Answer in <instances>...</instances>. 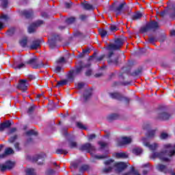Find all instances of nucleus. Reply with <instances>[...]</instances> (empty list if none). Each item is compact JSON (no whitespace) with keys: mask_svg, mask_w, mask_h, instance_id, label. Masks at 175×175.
<instances>
[{"mask_svg":"<svg viewBox=\"0 0 175 175\" xmlns=\"http://www.w3.org/2000/svg\"><path fill=\"white\" fill-rule=\"evenodd\" d=\"M132 153L133 154H143V148H139V147L134 148L132 150Z\"/></svg>","mask_w":175,"mask_h":175,"instance_id":"35","label":"nucleus"},{"mask_svg":"<svg viewBox=\"0 0 175 175\" xmlns=\"http://www.w3.org/2000/svg\"><path fill=\"white\" fill-rule=\"evenodd\" d=\"M167 14V10H164L160 12H159V16L161 17H165V16Z\"/></svg>","mask_w":175,"mask_h":175,"instance_id":"57","label":"nucleus"},{"mask_svg":"<svg viewBox=\"0 0 175 175\" xmlns=\"http://www.w3.org/2000/svg\"><path fill=\"white\" fill-rule=\"evenodd\" d=\"M89 169H90V165H83L80 167L79 172H86V170H89Z\"/></svg>","mask_w":175,"mask_h":175,"instance_id":"47","label":"nucleus"},{"mask_svg":"<svg viewBox=\"0 0 175 175\" xmlns=\"http://www.w3.org/2000/svg\"><path fill=\"white\" fill-rule=\"evenodd\" d=\"M142 72H143V68L139 67L135 70V71L131 72L130 75L133 77H136L137 76H139L140 75H142Z\"/></svg>","mask_w":175,"mask_h":175,"instance_id":"26","label":"nucleus"},{"mask_svg":"<svg viewBox=\"0 0 175 175\" xmlns=\"http://www.w3.org/2000/svg\"><path fill=\"white\" fill-rule=\"evenodd\" d=\"M25 65L27 64L25 63H21L19 64H14L13 68L15 69V70H20V69H22V68H25Z\"/></svg>","mask_w":175,"mask_h":175,"instance_id":"32","label":"nucleus"},{"mask_svg":"<svg viewBox=\"0 0 175 175\" xmlns=\"http://www.w3.org/2000/svg\"><path fill=\"white\" fill-rule=\"evenodd\" d=\"M116 157L118 159H125L128 158V154H116Z\"/></svg>","mask_w":175,"mask_h":175,"instance_id":"39","label":"nucleus"},{"mask_svg":"<svg viewBox=\"0 0 175 175\" xmlns=\"http://www.w3.org/2000/svg\"><path fill=\"white\" fill-rule=\"evenodd\" d=\"M98 32L101 36V38H106L107 36V31L105 29H100L98 30Z\"/></svg>","mask_w":175,"mask_h":175,"instance_id":"37","label":"nucleus"},{"mask_svg":"<svg viewBox=\"0 0 175 175\" xmlns=\"http://www.w3.org/2000/svg\"><path fill=\"white\" fill-rule=\"evenodd\" d=\"M66 84H68V80L63 79L62 81H58L57 85L55 87H57L58 88H59V87L66 85Z\"/></svg>","mask_w":175,"mask_h":175,"instance_id":"34","label":"nucleus"},{"mask_svg":"<svg viewBox=\"0 0 175 175\" xmlns=\"http://www.w3.org/2000/svg\"><path fill=\"white\" fill-rule=\"evenodd\" d=\"M91 96H92V92L90 90H86L85 94H83L84 103H87V102L91 99Z\"/></svg>","mask_w":175,"mask_h":175,"instance_id":"21","label":"nucleus"},{"mask_svg":"<svg viewBox=\"0 0 175 175\" xmlns=\"http://www.w3.org/2000/svg\"><path fill=\"white\" fill-rule=\"evenodd\" d=\"M74 138H70L68 139V147L70 148H76L77 147V142L73 140Z\"/></svg>","mask_w":175,"mask_h":175,"instance_id":"28","label":"nucleus"},{"mask_svg":"<svg viewBox=\"0 0 175 175\" xmlns=\"http://www.w3.org/2000/svg\"><path fill=\"white\" fill-rule=\"evenodd\" d=\"M79 66H77L75 70H72L74 76H79L80 73L83 71L85 68H91V63H88L86 64L83 62V61H79L78 62Z\"/></svg>","mask_w":175,"mask_h":175,"instance_id":"8","label":"nucleus"},{"mask_svg":"<svg viewBox=\"0 0 175 175\" xmlns=\"http://www.w3.org/2000/svg\"><path fill=\"white\" fill-rule=\"evenodd\" d=\"M36 109V107L35 105H31L28 109H27V114H32L33 111H35V109Z\"/></svg>","mask_w":175,"mask_h":175,"instance_id":"42","label":"nucleus"},{"mask_svg":"<svg viewBox=\"0 0 175 175\" xmlns=\"http://www.w3.org/2000/svg\"><path fill=\"white\" fill-rule=\"evenodd\" d=\"M27 79H21L19 84L18 85V90L27 91Z\"/></svg>","mask_w":175,"mask_h":175,"instance_id":"19","label":"nucleus"},{"mask_svg":"<svg viewBox=\"0 0 175 175\" xmlns=\"http://www.w3.org/2000/svg\"><path fill=\"white\" fill-rule=\"evenodd\" d=\"M1 2V7L3 9H6L8 8V5L9 3V1L8 0H0Z\"/></svg>","mask_w":175,"mask_h":175,"instance_id":"44","label":"nucleus"},{"mask_svg":"<svg viewBox=\"0 0 175 175\" xmlns=\"http://www.w3.org/2000/svg\"><path fill=\"white\" fill-rule=\"evenodd\" d=\"M27 136H38V132L33 129L29 130L26 132Z\"/></svg>","mask_w":175,"mask_h":175,"instance_id":"36","label":"nucleus"},{"mask_svg":"<svg viewBox=\"0 0 175 175\" xmlns=\"http://www.w3.org/2000/svg\"><path fill=\"white\" fill-rule=\"evenodd\" d=\"M173 154H152L150 156V159H157V158H159V159H161V161H165V162H169L170 161L171 157H172Z\"/></svg>","mask_w":175,"mask_h":175,"instance_id":"10","label":"nucleus"},{"mask_svg":"<svg viewBox=\"0 0 175 175\" xmlns=\"http://www.w3.org/2000/svg\"><path fill=\"white\" fill-rule=\"evenodd\" d=\"M10 126H12V121L10 120H6L5 122L1 123L0 132H3L5 129L10 128Z\"/></svg>","mask_w":175,"mask_h":175,"instance_id":"18","label":"nucleus"},{"mask_svg":"<svg viewBox=\"0 0 175 175\" xmlns=\"http://www.w3.org/2000/svg\"><path fill=\"white\" fill-rule=\"evenodd\" d=\"M159 29V24L155 21H150L139 29L140 33H146L149 31H157Z\"/></svg>","mask_w":175,"mask_h":175,"instance_id":"4","label":"nucleus"},{"mask_svg":"<svg viewBox=\"0 0 175 175\" xmlns=\"http://www.w3.org/2000/svg\"><path fill=\"white\" fill-rule=\"evenodd\" d=\"M144 146L148 148L150 151H152L153 154H159V152H157V150H158V147H159V144L157 143L150 144L148 142H144Z\"/></svg>","mask_w":175,"mask_h":175,"instance_id":"14","label":"nucleus"},{"mask_svg":"<svg viewBox=\"0 0 175 175\" xmlns=\"http://www.w3.org/2000/svg\"><path fill=\"white\" fill-rule=\"evenodd\" d=\"M66 9H70L72 8V5H73V3L70 1V3L66 2L64 3Z\"/></svg>","mask_w":175,"mask_h":175,"instance_id":"56","label":"nucleus"},{"mask_svg":"<svg viewBox=\"0 0 175 175\" xmlns=\"http://www.w3.org/2000/svg\"><path fill=\"white\" fill-rule=\"evenodd\" d=\"M56 154H68V152L64 149H57L56 150Z\"/></svg>","mask_w":175,"mask_h":175,"instance_id":"54","label":"nucleus"},{"mask_svg":"<svg viewBox=\"0 0 175 175\" xmlns=\"http://www.w3.org/2000/svg\"><path fill=\"white\" fill-rule=\"evenodd\" d=\"M7 33L9 36H12V35H14V29L8 30Z\"/></svg>","mask_w":175,"mask_h":175,"instance_id":"58","label":"nucleus"},{"mask_svg":"<svg viewBox=\"0 0 175 175\" xmlns=\"http://www.w3.org/2000/svg\"><path fill=\"white\" fill-rule=\"evenodd\" d=\"M87 18H88V15H86V14L79 15V20H81V21H85Z\"/></svg>","mask_w":175,"mask_h":175,"instance_id":"52","label":"nucleus"},{"mask_svg":"<svg viewBox=\"0 0 175 175\" xmlns=\"http://www.w3.org/2000/svg\"><path fill=\"white\" fill-rule=\"evenodd\" d=\"M62 70V68L61 66H57L55 70H53V72L55 73H59V72H61V70Z\"/></svg>","mask_w":175,"mask_h":175,"instance_id":"59","label":"nucleus"},{"mask_svg":"<svg viewBox=\"0 0 175 175\" xmlns=\"http://www.w3.org/2000/svg\"><path fill=\"white\" fill-rule=\"evenodd\" d=\"M142 17H143V14H142V12H137L131 16V20L137 21V20H140Z\"/></svg>","mask_w":175,"mask_h":175,"instance_id":"25","label":"nucleus"},{"mask_svg":"<svg viewBox=\"0 0 175 175\" xmlns=\"http://www.w3.org/2000/svg\"><path fill=\"white\" fill-rule=\"evenodd\" d=\"M155 42H157V38L155 37H150L148 39V43L151 44H155Z\"/></svg>","mask_w":175,"mask_h":175,"instance_id":"48","label":"nucleus"},{"mask_svg":"<svg viewBox=\"0 0 175 175\" xmlns=\"http://www.w3.org/2000/svg\"><path fill=\"white\" fill-rule=\"evenodd\" d=\"M96 137V135L91 134L88 137V140H93V139H95Z\"/></svg>","mask_w":175,"mask_h":175,"instance_id":"64","label":"nucleus"},{"mask_svg":"<svg viewBox=\"0 0 175 175\" xmlns=\"http://www.w3.org/2000/svg\"><path fill=\"white\" fill-rule=\"evenodd\" d=\"M27 31H28L29 33H35V32L36 31V27L33 23H31L28 27Z\"/></svg>","mask_w":175,"mask_h":175,"instance_id":"33","label":"nucleus"},{"mask_svg":"<svg viewBox=\"0 0 175 175\" xmlns=\"http://www.w3.org/2000/svg\"><path fill=\"white\" fill-rule=\"evenodd\" d=\"M14 148L17 151H20L21 148H20V143L16 142L14 144Z\"/></svg>","mask_w":175,"mask_h":175,"instance_id":"60","label":"nucleus"},{"mask_svg":"<svg viewBox=\"0 0 175 175\" xmlns=\"http://www.w3.org/2000/svg\"><path fill=\"white\" fill-rule=\"evenodd\" d=\"M169 137V134L166 133H161L160 135L161 140H166Z\"/></svg>","mask_w":175,"mask_h":175,"instance_id":"45","label":"nucleus"},{"mask_svg":"<svg viewBox=\"0 0 175 175\" xmlns=\"http://www.w3.org/2000/svg\"><path fill=\"white\" fill-rule=\"evenodd\" d=\"M18 137V136L17 135L10 137L8 139L9 143H14Z\"/></svg>","mask_w":175,"mask_h":175,"instance_id":"49","label":"nucleus"},{"mask_svg":"<svg viewBox=\"0 0 175 175\" xmlns=\"http://www.w3.org/2000/svg\"><path fill=\"white\" fill-rule=\"evenodd\" d=\"M114 43H110L108 45V50H109V53L107 57V62L109 65H118V55H114V52L113 51H118L120 50L122 46H124V40L122 38H116L114 40Z\"/></svg>","mask_w":175,"mask_h":175,"instance_id":"1","label":"nucleus"},{"mask_svg":"<svg viewBox=\"0 0 175 175\" xmlns=\"http://www.w3.org/2000/svg\"><path fill=\"white\" fill-rule=\"evenodd\" d=\"M97 144L99 146L97 149L98 151H104V150H107V148H109V143L107 142L98 141Z\"/></svg>","mask_w":175,"mask_h":175,"instance_id":"17","label":"nucleus"},{"mask_svg":"<svg viewBox=\"0 0 175 175\" xmlns=\"http://www.w3.org/2000/svg\"><path fill=\"white\" fill-rule=\"evenodd\" d=\"M109 29L113 32L114 31H118L119 29L115 25H111L109 27Z\"/></svg>","mask_w":175,"mask_h":175,"instance_id":"55","label":"nucleus"},{"mask_svg":"<svg viewBox=\"0 0 175 175\" xmlns=\"http://www.w3.org/2000/svg\"><path fill=\"white\" fill-rule=\"evenodd\" d=\"M44 157H46V154H39L38 159H33L32 161L33 162H38V165H43Z\"/></svg>","mask_w":175,"mask_h":175,"instance_id":"24","label":"nucleus"},{"mask_svg":"<svg viewBox=\"0 0 175 175\" xmlns=\"http://www.w3.org/2000/svg\"><path fill=\"white\" fill-rule=\"evenodd\" d=\"M157 170L159 172H163V173H170V170L167 169V167L165 165L158 164L157 165Z\"/></svg>","mask_w":175,"mask_h":175,"instance_id":"20","label":"nucleus"},{"mask_svg":"<svg viewBox=\"0 0 175 175\" xmlns=\"http://www.w3.org/2000/svg\"><path fill=\"white\" fill-rule=\"evenodd\" d=\"M26 175H36V173H35V170L28 168L26 170Z\"/></svg>","mask_w":175,"mask_h":175,"instance_id":"40","label":"nucleus"},{"mask_svg":"<svg viewBox=\"0 0 175 175\" xmlns=\"http://www.w3.org/2000/svg\"><path fill=\"white\" fill-rule=\"evenodd\" d=\"M77 126L79 128V129H87V127L84 126V124H83L81 122H77Z\"/></svg>","mask_w":175,"mask_h":175,"instance_id":"53","label":"nucleus"},{"mask_svg":"<svg viewBox=\"0 0 175 175\" xmlns=\"http://www.w3.org/2000/svg\"><path fill=\"white\" fill-rule=\"evenodd\" d=\"M110 98L111 99H115L116 100H120V102L122 100H124L127 105H129V103L131 102V98L124 96L121 93L118 92H111L109 94Z\"/></svg>","mask_w":175,"mask_h":175,"instance_id":"6","label":"nucleus"},{"mask_svg":"<svg viewBox=\"0 0 175 175\" xmlns=\"http://www.w3.org/2000/svg\"><path fill=\"white\" fill-rule=\"evenodd\" d=\"M161 154H175V144H165L163 145V152Z\"/></svg>","mask_w":175,"mask_h":175,"instance_id":"11","label":"nucleus"},{"mask_svg":"<svg viewBox=\"0 0 175 175\" xmlns=\"http://www.w3.org/2000/svg\"><path fill=\"white\" fill-rule=\"evenodd\" d=\"M41 17L43 18H49V14H47V12H43L41 13Z\"/></svg>","mask_w":175,"mask_h":175,"instance_id":"61","label":"nucleus"},{"mask_svg":"<svg viewBox=\"0 0 175 175\" xmlns=\"http://www.w3.org/2000/svg\"><path fill=\"white\" fill-rule=\"evenodd\" d=\"M105 164L111 167H109V168H105L103 170L104 173H109V172L111 171V169H113V167H115V170L120 173L122 170H124V169H126V167H128L126 163L122 162L114 163V160H107L105 162Z\"/></svg>","mask_w":175,"mask_h":175,"instance_id":"2","label":"nucleus"},{"mask_svg":"<svg viewBox=\"0 0 175 175\" xmlns=\"http://www.w3.org/2000/svg\"><path fill=\"white\" fill-rule=\"evenodd\" d=\"M85 85V83H84V82H79L77 83V90H83Z\"/></svg>","mask_w":175,"mask_h":175,"instance_id":"51","label":"nucleus"},{"mask_svg":"<svg viewBox=\"0 0 175 175\" xmlns=\"http://www.w3.org/2000/svg\"><path fill=\"white\" fill-rule=\"evenodd\" d=\"M85 76L87 77L92 76V68H88V70L85 72Z\"/></svg>","mask_w":175,"mask_h":175,"instance_id":"46","label":"nucleus"},{"mask_svg":"<svg viewBox=\"0 0 175 175\" xmlns=\"http://www.w3.org/2000/svg\"><path fill=\"white\" fill-rule=\"evenodd\" d=\"M92 158H94V159H105V158H107V154H92Z\"/></svg>","mask_w":175,"mask_h":175,"instance_id":"31","label":"nucleus"},{"mask_svg":"<svg viewBox=\"0 0 175 175\" xmlns=\"http://www.w3.org/2000/svg\"><path fill=\"white\" fill-rule=\"evenodd\" d=\"M21 16H23V17H25V18H27V20H31V18H33V10H23L21 12Z\"/></svg>","mask_w":175,"mask_h":175,"instance_id":"15","label":"nucleus"},{"mask_svg":"<svg viewBox=\"0 0 175 175\" xmlns=\"http://www.w3.org/2000/svg\"><path fill=\"white\" fill-rule=\"evenodd\" d=\"M26 65H29L32 69H40L42 68H47V64H44L43 61L38 59V57L34 56L29 60L25 62Z\"/></svg>","mask_w":175,"mask_h":175,"instance_id":"3","label":"nucleus"},{"mask_svg":"<svg viewBox=\"0 0 175 175\" xmlns=\"http://www.w3.org/2000/svg\"><path fill=\"white\" fill-rule=\"evenodd\" d=\"M132 143V138L130 137H121V139H118L116 141L117 147H124V146H128Z\"/></svg>","mask_w":175,"mask_h":175,"instance_id":"9","label":"nucleus"},{"mask_svg":"<svg viewBox=\"0 0 175 175\" xmlns=\"http://www.w3.org/2000/svg\"><path fill=\"white\" fill-rule=\"evenodd\" d=\"M76 20V17L70 16L69 18H66L65 23H66L68 25H72V24H75Z\"/></svg>","mask_w":175,"mask_h":175,"instance_id":"27","label":"nucleus"},{"mask_svg":"<svg viewBox=\"0 0 175 175\" xmlns=\"http://www.w3.org/2000/svg\"><path fill=\"white\" fill-rule=\"evenodd\" d=\"M147 51L146 49L144 48H142L141 49H139V54L142 55V54H146V52Z\"/></svg>","mask_w":175,"mask_h":175,"instance_id":"63","label":"nucleus"},{"mask_svg":"<svg viewBox=\"0 0 175 175\" xmlns=\"http://www.w3.org/2000/svg\"><path fill=\"white\" fill-rule=\"evenodd\" d=\"M107 120L109 121V122H112V121L116 120H120V115L117 113L110 114L107 117Z\"/></svg>","mask_w":175,"mask_h":175,"instance_id":"23","label":"nucleus"},{"mask_svg":"<svg viewBox=\"0 0 175 175\" xmlns=\"http://www.w3.org/2000/svg\"><path fill=\"white\" fill-rule=\"evenodd\" d=\"M16 162L12 161H8L4 164L0 165L1 172H5V170H10L15 166Z\"/></svg>","mask_w":175,"mask_h":175,"instance_id":"13","label":"nucleus"},{"mask_svg":"<svg viewBox=\"0 0 175 175\" xmlns=\"http://www.w3.org/2000/svg\"><path fill=\"white\" fill-rule=\"evenodd\" d=\"M81 5L85 10H94V6L90 3H82Z\"/></svg>","mask_w":175,"mask_h":175,"instance_id":"29","label":"nucleus"},{"mask_svg":"<svg viewBox=\"0 0 175 175\" xmlns=\"http://www.w3.org/2000/svg\"><path fill=\"white\" fill-rule=\"evenodd\" d=\"M57 40H59V36L53 35L51 40L49 41L50 49H55L57 44Z\"/></svg>","mask_w":175,"mask_h":175,"instance_id":"16","label":"nucleus"},{"mask_svg":"<svg viewBox=\"0 0 175 175\" xmlns=\"http://www.w3.org/2000/svg\"><path fill=\"white\" fill-rule=\"evenodd\" d=\"M80 151H85L88 154H91L97 151V148L91 143H85L79 147Z\"/></svg>","mask_w":175,"mask_h":175,"instance_id":"7","label":"nucleus"},{"mask_svg":"<svg viewBox=\"0 0 175 175\" xmlns=\"http://www.w3.org/2000/svg\"><path fill=\"white\" fill-rule=\"evenodd\" d=\"M172 118V114L169 113V112L160 110L157 113V120H161V121H167V120H170Z\"/></svg>","mask_w":175,"mask_h":175,"instance_id":"12","label":"nucleus"},{"mask_svg":"<svg viewBox=\"0 0 175 175\" xmlns=\"http://www.w3.org/2000/svg\"><path fill=\"white\" fill-rule=\"evenodd\" d=\"M125 8H128L126 5V3L123 1L120 4H119L118 6H116V3H113L111 5L109 6V11L110 12H114L116 13V16H119V14H125V11L124 9Z\"/></svg>","mask_w":175,"mask_h":175,"instance_id":"5","label":"nucleus"},{"mask_svg":"<svg viewBox=\"0 0 175 175\" xmlns=\"http://www.w3.org/2000/svg\"><path fill=\"white\" fill-rule=\"evenodd\" d=\"M27 44H28L27 37H25L19 41V44L21 46V47H27Z\"/></svg>","mask_w":175,"mask_h":175,"instance_id":"30","label":"nucleus"},{"mask_svg":"<svg viewBox=\"0 0 175 175\" xmlns=\"http://www.w3.org/2000/svg\"><path fill=\"white\" fill-rule=\"evenodd\" d=\"M40 40H36L32 42V44L30 45L31 50H36L38 47H40Z\"/></svg>","mask_w":175,"mask_h":175,"instance_id":"22","label":"nucleus"},{"mask_svg":"<svg viewBox=\"0 0 175 175\" xmlns=\"http://www.w3.org/2000/svg\"><path fill=\"white\" fill-rule=\"evenodd\" d=\"M147 137H149V139H151L155 136V130H150L148 131L146 134Z\"/></svg>","mask_w":175,"mask_h":175,"instance_id":"38","label":"nucleus"},{"mask_svg":"<svg viewBox=\"0 0 175 175\" xmlns=\"http://www.w3.org/2000/svg\"><path fill=\"white\" fill-rule=\"evenodd\" d=\"M33 24L36 26V28H38V27H40V25H43V24H44V21L42 20H38L33 23Z\"/></svg>","mask_w":175,"mask_h":175,"instance_id":"41","label":"nucleus"},{"mask_svg":"<svg viewBox=\"0 0 175 175\" xmlns=\"http://www.w3.org/2000/svg\"><path fill=\"white\" fill-rule=\"evenodd\" d=\"M3 154H14V150L12 148H5Z\"/></svg>","mask_w":175,"mask_h":175,"instance_id":"43","label":"nucleus"},{"mask_svg":"<svg viewBox=\"0 0 175 175\" xmlns=\"http://www.w3.org/2000/svg\"><path fill=\"white\" fill-rule=\"evenodd\" d=\"M68 79L69 80H72V81H73V80H75V72H73V70L70 72V73L68 74Z\"/></svg>","mask_w":175,"mask_h":175,"instance_id":"50","label":"nucleus"},{"mask_svg":"<svg viewBox=\"0 0 175 175\" xmlns=\"http://www.w3.org/2000/svg\"><path fill=\"white\" fill-rule=\"evenodd\" d=\"M91 49L90 48H88V49H83V53L85 55V54H88H88H90V53H91Z\"/></svg>","mask_w":175,"mask_h":175,"instance_id":"62","label":"nucleus"}]
</instances>
